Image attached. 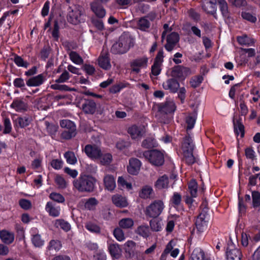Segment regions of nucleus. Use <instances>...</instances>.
I'll use <instances>...</instances> for the list:
<instances>
[{"label":"nucleus","instance_id":"nucleus-1","mask_svg":"<svg viewBox=\"0 0 260 260\" xmlns=\"http://www.w3.org/2000/svg\"><path fill=\"white\" fill-rule=\"evenodd\" d=\"M96 180L90 175H81L73 182L74 187L81 192H91L95 187Z\"/></svg>","mask_w":260,"mask_h":260},{"label":"nucleus","instance_id":"nucleus-2","mask_svg":"<svg viewBox=\"0 0 260 260\" xmlns=\"http://www.w3.org/2000/svg\"><path fill=\"white\" fill-rule=\"evenodd\" d=\"M133 39L127 34L122 35L118 41L114 44L111 50L114 53L122 54L126 52L133 46Z\"/></svg>","mask_w":260,"mask_h":260},{"label":"nucleus","instance_id":"nucleus-3","mask_svg":"<svg viewBox=\"0 0 260 260\" xmlns=\"http://www.w3.org/2000/svg\"><path fill=\"white\" fill-rule=\"evenodd\" d=\"M194 143L192 139L189 136H186L182 144V150L185 161L189 165L192 164L195 161V158L193 155Z\"/></svg>","mask_w":260,"mask_h":260},{"label":"nucleus","instance_id":"nucleus-4","mask_svg":"<svg viewBox=\"0 0 260 260\" xmlns=\"http://www.w3.org/2000/svg\"><path fill=\"white\" fill-rule=\"evenodd\" d=\"M164 208L165 205L161 200H155L147 207L145 214L150 217H156L162 213Z\"/></svg>","mask_w":260,"mask_h":260},{"label":"nucleus","instance_id":"nucleus-5","mask_svg":"<svg viewBox=\"0 0 260 260\" xmlns=\"http://www.w3.org/2000/svg\"><path fill=\"white\" fill-rule=\"evenodd\" d=\"M143 156L154 166H161L164 162L163 153L157 150L145 151L143 153Z\"/></svg>","mask_w":260,"mask_h":260},{"label":"nucleus","instance_id":"nucleus-6","mask_svg":"<svg viewBox=\"0 0 260 260\" xmlns=\"http://www.w3.org/2000/svg\"><path fill=\"white\" fill-rule=\"evenodd\" d=\"M60 126L66 129L62 133V137L64 139H69L75 136L76 125L74 123L70 120H62L60 122Z\"/></svg>","mask_w":260,"mask_h":260},{"label":"nucleus","instance_id":"nucleus-7","mask_svg":"<svg viewBox=\"0 0 260 260\" xmlns=\"http://www.w3.org/2000/svg\"><path fill=\"white\" fill-rule=\"evenodd\" d=\"M68 20L73 24H77L83 21L81 10L77 7H70L69 10Z\"/></svg>","mask_w":260,"mask_h":260},{"label":"nucleus","instance_id":"nucleus-8","mask_svg":"<svg viewBox=\"0 0 260 260\" xmlns=\"http://www.w3.org/2000/svg\"><path fill=\"white\" fill-rule=\"evenodd\" d=\"M148 58L145 56L138 57L132 61L131 67L133 72L139 73L148 66Z\"/></svg>","mask_w":260,"mask_h":260},{"label":"nucleus","instance_id":"nucleus-9","mask_svg":"<svg viewBox=\"0 0 260 260\" xmlns=\"http://www.w3.org/2000/svg\"><path fill=\"white\" fill-rule=\"evenodd\" d=\"M84 151L87 156L93 160H97L101 157V150L95 144H88L85 146Z\"/></svg>","mask_w":260,"mask_h":260},{"label":"nucleus","instance_id":"nucleus-10","mask_svg":"<svg viewBox=\"0 0 260 260\" xmlns=\"http://www.w3.org/2000/svg\"><path fill=\"white\" fill-rule=\"evenodd\" d=\"M209 220V216L205 212H202L198 216L196 221V227L199 233L203 232L206 230Z\"/></svg>","mask_w":260,"mask_h":260},{"label":"nucleus","instance_id":"nucleus-11","mask_svg":"<svg viewBox=\"0 0 260 260\" xmlns=\"http://www.w3.org/2000/svg\"><path fill=\"white\" fill-rule=\"evenodd\" d=\"M190 74L191 71L189 68L181 66L174 67L171 72V75L172 77L178 78L180 80H184Z\"/></svg>","mask_w":260,"mask_h":260},{"label":"nucleus","instance_id":"nucleus-12","mask_svg":"<svg viewBox=\"0 0 260 260\" xmlns=\"http://www.w3.org/2000/svg\"><path fill=\"white\" fill-rule=\"evenodd\" d=\"M146 128L144 125H133L128 129V133L133 139L138 140L146 133Z\"/></svg>","mask_w":260,"mask_h":260},{"label":"nucleus","instance_id":"nucleus-13","mask_svg":"<svg viewBox=\"0 0 260 260\" xmlns=\"http://www.w3.org/2000/svg\"><path fill=\"white\" fill-rule=\"evenodd\" d=\"M164 52L162 50L158 51L155 59L154 64L151 67V73L154 76L158 75L161 70V66L163 62Z\"/></svg>","mask_w":260,"mask_h":260},{"label":"nucleus","instance_id":"nucleus-14","mask_svg":"<svg viewBox=\"0 0 260 260\" xmlns=\"http://www.w3.org/2000/svg\"><path fill=\"white\" fill-rule=\"evenodd\" d=\"M141 166V161L137 158H131L127 167L128 172L132 175H137Z\"/></svg>","mask_w":260,"mask_h":260},{"label":"nucleus","instance_id":"nucleus-15","mask_svg":"<svg viewBox=\"0 0 260 260\" xmlns=\"http://www.w3.org/2000/svg\"><path fill=\"white\" fill-rule=\"evenodd\" d=\"M178 41V35L176 32H171L170 35H167V44L165 45V48L168 51H172Z\"/></svg>","mask_w":260,"mask_h":260},{"label":"nucleus","instance_id":"nucleus-16","mask_svg":"<svg viewBox=\"0 0 260 260\" xmlns=\"http://www.w3.org/2000/svg\"><path fill=\"white\" fill-rule=\"evenodd\" d=\"M31 235V242L36 247H41L44 245V241L38 233V230L36 228H32L30 230Z\"/></svg>","mask_w":260,"mask_h":260},{"label":"nucleus","instance_id":"nucleus-17","mask_svg":"<svg viewBox=\"0 0 260 260\" xmlns=\"http://www.w3.org/2000/svg\"><path fill=\"white\" fill-rule=\"evenodd\" d=\"M90 8L93 13L98 18H103L106 15V10L104 7L97 2H93L90 4Z\"/></svg>","mask_w":260,"mask_h":260},{"label":"nucleus","instance_id":"nucleus-18","mask_svg":"<svg viewBox=\"0 0 260 260\" xmlns=\"http://www.w3.org/2000/svg\"><path fill=\"white\" fill-rule=\"evenodd\" d=\"M176 110L175 104L173 101H169L158 106V112L161 113H171Z\"/></svg>","mask_w":260,"mask_h":260},{"label":"nucleus","instance_id":"nucleus-19","mask_svg":"<svg viewBox=\"0 0 260 260\" xmlns=\"http://www.w3.org/2000/svg\"><path fill=\"white\" fill-rule=\"evenodd\" d=\"M191 260H211L210 256L199 248H195L191 254Z\"/></svg>","mask_w":260,"mask_h":260},{"label":"nucleus","instance_id":"nucleus-20","mask_svg":"<svg viewBox=\"0 0 260 260\" xmlns=\"http://www.w3.org/2000/svg\"><path fill=\"white\" fill-rule=\"evenodd\" d=\"M99 66L104 70H108L111 68L109 54L106 52H103L98 59Z\"/></svg>","mask_w":260,"mask_h":260},{"label":"nucleus","instance_id":"nucleus-21","mask_svg":"<svg viewBox=\"0 0 260 260\" xmlns=\"http://www.w3.org/2000/svg\"><path fill=\"white\" fill-rule=\"evenodd\" d=\"M105 187L110 191H112L116 187V181L114 176L110 174H106L103 178Z\"/></svg>","mask_w":260,"mask_h":260},{"label":"nucleus","instance_id":"nucleus-22","mask_svg":"<svg viewBox=\"0 0 260 260\" xmlns=\"http://www.w3.org/2000/svg\"><path fill=\"white\" fill-rule=\"evenodd\" d=\"M162 86L165 90H169L170 92L175 93L178 90L180 85L176 80L170 79L164 82Z\"/></svg>","mask_w":260,"mask_h":260},{"label":"nucleus","instance_id":"nucleus-23","mask_svg":"<svg viewBox=\"0 0 260 260\" xmlns=\"http://www.w3.org/2000/svg\"><path fill=\"white\" fill-rule=\"evenodd\" d=\"M113 203L117 207L125 208L128 205V202L126 197L120 194H115L112 196Z\"/></svg>","mask_w":260,"mask_h":260},{"label":"nucleus","instance_id":"nucleus-24","mask_svg":"<svg viewBox=\"0 0 260 260\" xmlns=\"http://www.w3.org/2000/svg\"><path fill=\"white\" fill-rule=\"evenodd\" d=\"M14 238V234L11 232L6 230H3L0 231V239L6 244H10L13 243Z\"/></svg>","mask_w":260,"mask_h":260},{"label":"nucleus","instance_id":"nucleus-25","mask_svg":"<svg viewBox=\"0 0 260 260\" xmlns=\"http://www.w3.org/2000/svg\"><path fill=\"white\" fill-rule=\"evenodd\" d=\"M45 80V77L40 74L36 76L31 77L26 81V85L28 86H38L42 84Z\"/></svg>","mask_w":260,"mask_h":260},{"label":"nucleus","instance_id":"nucleus-26","mask_svg":"<svg viewBox=\"0 0 260 260\" xmlns=\"http://www.w3.org/2000/svg\"><path fill=\"white\" fill-rule=\"evenodd\" d=\"M227 260H241L242 254L238 248H230L228 247L226 251Z\"/></svg>","mask_w":260,"mask_h":260},{"label":"nucleus","instance_id":"nucleus-27","mask_svg":"<svg viewBox=\"0 0 260 260\" xmlns=\"http://www.w3.org/2000/svg\"><path fill=\"white\" fill-rule=\"evenodd\" d=\"M45 209L49 214L53 217H57L60 214V207L54 205L51 202H48Z\"/></svg>","mask_w":260,"mask_h":260},{"label":"nucleus","instance_id":"nucleus-28","mask_svg":"<svg viewBox=\"0 0 260 260\" xmlns=\"http://www.w3.org/2000/svg\"><path fill=\"white\" fill-rule=\"evenodd\" d=\"M11 107L14 109L16 111L22 112L26 110L27 106L26 104L23 101L19 100H16L13 102Z\"/></svg>","mask_w":260,"mask_h":260},{"label":"nucleus","instance_id":"nucleus-29","mask_svg":"<svg viewBox=\"0 0 260 260\" xmlns=\"http://www.w3.org/2000/svg\"><path fill=\"white\" fill-rule=\"evenodd\" d=\"M118 185L122 189H126L127 191L133 190V186L131 182H128L124 177H119L117 180Z\"/></svg>","mask_w":260,"mask_h":260},{"label":"nucleus","instance_id":"nucleus-30","mask_svg":"<svg viewBox=\"0 0 260 260\" xmlns=\"http://www.w3.org/2000/svg\"><path fill=\"white\" fill-rule=\"evenodd\" d=\"M169 185V179L167 176L164 175L159 178L155 183V186L158 189L167 188Z\"/></svg>","mask_w":260,"mask_h":260},{"label":"nucleus","instance_id":"nucleus-31","mask_svg":"<svg viewBox=\"0 0 260 260\" xmlns=\"http://www.w3.org/2000/svg\"><path fill=\"white\" fill-rule=\"evenodd\" d=\"M150 226L152 231L158 232L162 229L164 223L160 218H155L150 221Z\"/></svg>","mask_w":260,"mask_h":260},{"label":"nucleus","instance_id":"nucleus-32","mask_svg":"<svg viewBox=\"0 0 260 260\" xmlns=\"http://www.w3.org/2000/svg\"><path fill=\"white\" fill-rule=\"evenodd\" d=\"M96 110V104L93 101H87L83 105V110L86 113L93 114Z\"/></svg>","mask_w":260,"mask_h":260},{"label":"nucleus","instance_id":"nucleus-33","mask_svg":"<svg viewBox=\"0 0 260 260\" xmlns=\"http://www.w3.org/2000/svg\"><path fill=\"white\" fill-rule=\"evenodd\" d=\"M134 224V220L131 218H124L119 221V225L123 229H130Z\"/></svg>","mask_w":260,"mask_h":260},{"label":"nucleus","instance_id":"nucleus-34","mask_svg":"<svg viewBox=\"0 0 260 260\" xmlns=\"http://www.w3.org/2000/svg\"><path fill=\"white\" fill-rule=\"evenodd\" d=\"M204 10L208 13L214 14L216 10V0H210L204 5Z\"/></svg>","mask_w":260,"mask_h":260},{"label":"nucleus","instance_id":"nucleus-35","mask_svg":"<svg viewBox=\"0 0 260 260\" xmlns=\"http://www.w3.org/2000/svg\"><path fill=\"white\" fill-rule=\"evenodd\" d=\"M109 250L111 255L115 258H118L121 252V249L118 244H112L109 246Z\"/></svg>","mask_w":260,"mask_h":260},{"label":"nucleus","instance_id":"nucleus-36","mask_svg":"<svg viewBox=\"0 0 260 260\" xmlns=\"http://www.w3.org/2000/svg\"><path fill=\"white\" fill-rule=\"evenodd\" d=\"M54 226L57 228H61L66 232H68L71 229V225L67 221L62 219H57L54 221Z\"/></svg>","mask_w":260,"mask_h":260},{"label":"nucleus","instance_id":"nucleus-37","mask_svg":"<svg viewBox=\"0 0 260 260\" xmlns=\"http://www.w3.org/2000/svg\"><path fill=\"white\" fill-rule=\"evenodd\" d=\"M153 194V189L151 186H145L143 187L139 193V196L143 199H148Z\"/></svg>","mask_w":260,"mask_h":260},{"label":"nucleus","instance_id":"nucleus-38","mask_svg":"<svg viewBox=\"0 0 260 260\" xmlns=\"http://www.w3.org/2000/svg\"><path fill=\"white\" fill-rule=\"evenodd\" d=\"M237 41L241 45H245L247 46H251L254 43L253 39L248 37L247 36L238 37Z\"/></svg>","mask_w":260,"mask_h":260},{"label":"nucleus","instance_id":"nucleus-39","mask_svg":"<svg viewBox=\"0 0 260 260\" xmlns=\"http://www.w3.org/2000/svg\"><path fill=\"white\" fill-rule=\"evenodd\" d=\"M198 183L194 179H192L188 183V191L192 198L197 196Z\"/></svg>","mask_w":260,"mask_h":260},{"label":"nucleus","instance_id":"nucleus-40","mask_svg":"<svg viewBox=\"0 0 260 260\" xmlns=\"http://www.w3.org/2000/svg\"><path fill=\"white\" fill-rule=\"evenodd\" d=\"M98 204V201L94 198H91L84 200L85 208L89 210H94Z\"/></svg>","mask_w":260,"mask_h":260},{"label":"nucleus","instance_id":"nucleus-41","mask_svg":"<svg viewBox=\"0 0 260 260\" xmlns=\"http://www.w3.org/2000/svg\"><path fill=\"white\" fill-rule=\"evenodd\" d=\"M197 118V114L196 113L189 114L186 118V123L187 125V129H192L194 125Z\"/></svg>","mask_w":260,"mask_h":260},{"label":"nucleus","instance_id":"nucleus-42","mask_svg":"<svg viewBox=\"0 0 260 260\" xmlns=\"http://www.w3.org/2000/svg\"><path fill=\"white\" fill-rule=\"evenodd\" d=\"M64 157L67 162L70 165H75L77 162V159L74 152L68 151L64 153Z\"/></svg>","mask_w":260,"mask_h":260},{"label":"nucleus","instance_id":"nucleus-43","mask_svg":"<svg viewBox=\"0 0 260 260\" xmlns=\"http://www.w3.org/2000/svg\"><path fill=\"white\" fill-rule=\"evenodd\" d=\"M171 203L174 207H179L181 203V196L178 192H175L171 200Z\"/></svg>","mask_w":260,"mask_h":260},{"label":"nucleus","instance_id":"nucleus-44","mask_svg":"<svg viewBox=\"0 0 260 260\" xmlns=\"http://www.w3.org/2000/svg\"><path fill=\"white\" fill-rule=\"evenodd\" d=\"M69 56L71 60L75 64H81L83 62L82 57L76 52H71Z\"/></svg>","mask_w":260,"mask_h":260},{"label":"nucleus","instance_id":"nucleus-45","mask_svg":"<svg viewBox=\"0 0 260 260\" xmlns=\"http://www.w3.org/2000/svg\"><path fill=\"white\" fill-rule=\"evenodd\" d=\"M136 233L139 235L146 238L149 235V229L147 225H141L137 228Z\"/></svg>","mask_w":260,"mask_h":260},{"label":"nucleus","instance_id":"nucleus-46","mask_svg":"<svg viewBox=\"0 0 260 260\" xmlns=\"http://www.w3.org/2000/svg\"><path fill=\"white\" fill-rule=\"evenodd\" d=\"M100 160V162L103 165H108L112 162V156L110 153H107L104 154H102L101 153V157L99 158Z\"/></svg>","mask_w":260,"mask_h":260},{"label":"nucleus","instance_id":"nucleus-47","mask_svg":"<svg viewBox=\"0 0 260 260\" xmlns=\"http://www.w3.org/2000/svg\"><path fill=\"white\" fill-rule=\"evenodd\" d=\"M85 228L88 231L92 233H99L101 231L99 225L91 222H87L85 224Z\"/></svg>","mask_w":260,"mask_h":260},{"label":"nucleus","instance_id":"nucleus-48","mask_svg":"<svg viewBox=\"0 0 260 260\" xmlns=\"http://www.w3.org/2000/svg\"><path fill=\"white\" fill-rule=\"evenodd\" d=\"M115 238L118 241L121 242L125 240V237L123 231L119 228H116L113 232Z\"/></svg>","mask_w":260,"mask_h":260},{"label":"nucleus","instance_id":"nucleus-49","mask_svg":"<svg viewBox=\"0 0 260 260\" xmlns=\"http://www.w3.org/2000/svg\"><path fill=\"white\" fill-rule=\"evenodd\" d=\"M61 247V245L60 242L57 240H51L47 246V249L48 250H55V251H57L60 249Z\"/></svg>","mask_w":260,"mask_h":260},{"label":"nucleus","instance_id":"nucleus-50","mask_svg":"<svg viewBox=\"0 0 260 260\" xmlns=\"http://www.w3.org/2000/svg\"><path fill=\"white\" fill-rule=\"evenodd\" d=\"M203 80V78L202 76H198L192 77L190 81L191 86L196 88L200 85Z\"/></svg>","mask_w":260,"mask_h":260},{"label":"nucleus","instance_id":"nucleus-51","mask_svg":"<svg viewBox=\"0 0 260 260\" xmlns=\"http://www.w3.org/2000/svg\"><path fill=\"white\" fill-rule=\"evenodd\" d=\"M14 61L17 66L20 67L26 68L29 65L28 62L24 61L23 59L19 56H15Z\"/></svg>","mask_w":260,"mask_h":260},{"label":"nucleus","instance_id":"nucleus-52","mask_svg":"<svg viewBox=\"0 0 260 260\" xmlns=\"http://www.w3.org/2000/svg\"><path fill=\"white\" fill-rule=\"evenodd\" d=\"M93 25L100 31H102L105 29V26L102 20L93 18L91 20Z\"/></svg>","mask_w":260,"mask_h":260},{"label":"nucleus","instance_id":"nucleus-53","mask_svg":"<svg viewBox=\"0 0 260 260\" xmlns=\"http://www.w3.org/2000/svg\"><path fill=\"white\" fill-rule=\"evenodd\" d=\"M149 26L150 22L147 18L144 17L139 20L138 22V27L140 29L145 30L147 29Z\"/></svg>","mask_w":260,"mask_h":260},{"label":"nucleus","instance_id":"nucleus-54","mask_svg":"<svg viewBox=\"0 0 260 260\" xmlns=\"http://www.w3.org/2000/svg\"><path fill=\"white\" fill-rule=\"evenodd\" d=\"M50 87L53 89L59 90H61V91L74 90V89H71V88H69L66 85H60V84H58V83H57V82H56L54 84H51Z\"/></svg>","mask_w":260,"mask_h":260},{"label":"nucleus","instance_id":"nucleus-55","mask_svg":"<svg viewBox=\"0 0 260 260\" xmlns=\"http://www.w3.org/2000/svg\"><path fill=\"white\" fill-rule=\"evenodd\" d=\"M234 124L236 133L238 135H240L241 137H243L244 135V125L239 122H237V123L234 122Z\"/></svg>","mask_w":260,"mask_h":260},{"label":"nucleus","instance_id":"nucleus-56","mask_svg":"<svg viewBox=\"0 0 260 260\" xmlns=\"http://www.w3.org/2000/svg\"><path fill=\"white\" fill-rule=\"evenodd\" d=\"M49 198L58 203H63L64 202V197L60 193L57 192H52L50 194Z\"/></svg>","mask_w":260,"mask_h":260},{"label":"nucleus","instance_id":"nucleus-57","mask_svg":"<svg viewBox=\"0 0 260 260\" xmlns=\"http://www.w3.org/2000/svg\"><path fill=\"white\" fill-rule=\"evenodd\" d=\"M218 2L222 15L226 16L228 14V7L226 1L225 0H218Z\"/></svg>","mask_w":260,"mask_h":260},{"label":"nucleus","instance_id":"nucleus-58","mask_svg":"<svg viewBox=\"0 0 260 260\" xmlns=\"http://www.w3.org/2000/svg\"><path fill=\"white\" fill-rule=\"evenodd\" d=\"M55 182L58 187L60 188H64L67 186V182L66 180L61 176H56L55 178Z\"/></svg>","mask_w":260,"mask_h":260},{"label":"nucleus","instance_id":"nucleus-59","mask_svg":"<svg viewBox=\"0 0 260 260\" xmlns=\"http://www.w3.org/2000/svg\"><path fill=\"white\" fill-rule=\"evenodd\" d=\"M135 246L136 243L132 240H129L124 243V249L125 252L130 253L135 249Z\"/></svg>","mask_w":260,"mask_h":260},{"label":"nucleus","instance_id":"nucleus-60","mask_svg":"<svg viewBox=\"0 0 260 260\" xmlns=\"http://www.w3.org/2000/svg\"><path fill=\"white\" fill-rule=\"evenodd\" d=\"M17 121L20 127H24L28 125L30 122V119L29 117H19L17 119Z\"/></svg>","mask_w":260,"mask_h":260},{"label":"nucleus","instance_id":"nucleus-61","mask_svg":"<svg viewBox=\"0 0 260 260\" xmlns=\"http://www.w3.org/2000/svg\"><path fill=\"white\" fill-rule=\"evenodd\" d=\"M51 166L55 170L60 169L63 165V161L60 159H54L51 161Z\"/></svg>","mask_w":260,"mask_h":260},{"label":"nucleus","instance_id":"nucleus-62","mask_svg":"<svg viewBox=\"0 0 260 260\" xmlns=\"http://www.w3.org/2000/svg\"><path fill=\"white\" fill-rule=\"evenodd\" d=\"M125 87V86L122 83H119L112 86L110 88V92L112 93H116L117 92H120V91L123 88Z\"/></svg>","mask_w":260,"mask_h":260},{"label":"nucleus","instance_id":"nucleus-63","mask_svg":"<svg viewBox=\"0 0 260 260\" xmlns=\"http://www.w3.org/2000/svg\"><path fill=\"white\" fill-rule=\"evenodd\" d=\"M253 206L255 207L260 206V193L253 192L252 194Z\"/></svg>","mask_w":260,"mask_h":260},{"label":"nucleus","instance_id":"nucleus-64","mask_svg":"<svg viewBox=\"0 0 260 260\" xmlns=\"http://www.w3.org/2000/svg\"><path fill=\"white\" fill-rule=\"evenodd\" d=\"M172 249H173L172 243H171V242H170L168 244L166 249H165L164 251L162 253L161 257H160V259L161 260H166L167 254L170 253V252L171 251Z\"/></svg>","mask_w":260,"mask_h":260}]
</instances>
